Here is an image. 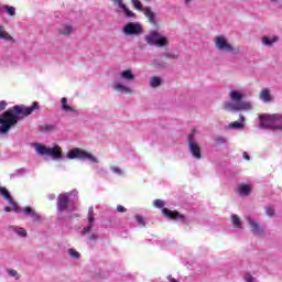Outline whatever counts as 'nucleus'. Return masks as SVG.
<instances>
[{"mask_svg": "<svg viewBox=\"0 0 282 282\" xmlns=\"http://www.w3.org/2000/svg\"><path fill=\"white\" fill-rule=\"evenodd\" d=\"M36 109H39V102H33L30 107L15 105L12 108H9L0 116V122H2L0 126V135L8 134L10 129H13V127L19 124V120H21V118L32 116Z\"/></svg>", "mask_w": 282, "mask_h": 282, "instance_id": "1", "label": "nucleus"}, {"mask_svg": "<svg viewBox=\"0 0 282 282\" xmlns=\"http://www.w3.org/2000/svg\"><path fill=\"white\" fill-rule=\"evenodd\" d=\"M230 101H227L223 105L225 111H230L236 113L237 111H250L252 110V104L250 101H242L243 94L239 90H231L229 93Z\"/></svg>", "mask_w": 282, "mask_h": 282, "instance_id": "2", "label": "nucleus"}, {"mask_svg": "<svg viewBox=\"0 0 282 282\" xmlns=\"http://www.w3.org/2000/svg\"><path fill=\"white\" fill-rule=\"evenodd\" d=\"M259 129H271L272 131H282V115H268L259 116Z\"/></svg>", "mask_w": 282, "mask_h": 282, "instance_id": "3", "label": "nucleus"}, {"mask_svg": "<svg viewBox=\"0 0 282 282\" xmlns=\"http://www.w3.org/2000/svg\"><path fill=\"white\" fill-rule=\"evenodd\" d=\"M215 47L218 52H223L224 54H231L232 56L241 55V48L228 43V39L224 35H217L215 37Z\"/></svg>", "mask_w": 282, "mask_h": 282, "instance_id": "4", "label": "nucleus"}, {"mask_svg": "<svg viewBox=\"0 0 282 282\" xmlns=\"http://www.w3.org/2000/svg\"><path fill=\"white\" fill-rule=\"evenodd\" d=\"M187 149L189 155L194 160H202V147H199V143L197 142V130L193 129L188 134H187Z\"/></svg>", "mask_w": 282, "mask_h": 282, "instance_id": "5", "label": "nucleus"}, {"mask_svg": "<svg viewBox=\"0 0 282 282\" xmlns=\"http://www.w3.org/2000/svg\"><path fill=\"white\" fill-rule=\"evenodd\" d=\"M33 148L35 153L42 158H44V155L52 158V160H61V158H63V152H61V148L58 145L47 148L41 143H33Z\"/></svg>", "mask_w": 282, "mask_h": 282, "instance_id": "6", "label": "nucleus"}, {"mask_svg": "<svg viewBox=\"0 0 282 282\" xmlns=\"http://www.w3.org/2000/svg\"><path fill=\"white\" fill-rule=\"evenodd\" d=\"M75 199H78V191L76 189L59 194L57 197L58 213H65V210H67V206H69V202H75Z\"/></svg>", "mask_w": 282, "mask_h": 282, "instance_id": "7", "label": "nucleus"}, {"mask_svg": "<svg viewBox=\"0 0 282 282\" xmlns=\"http://www.w3.org/2000/svg\"><path fill=\"white\" fill-rule=\"evenodd\" d=\"M68 160H87L88 162H91L93 164H98V158L94 156V154L80 149L75 148L70 150L67 154Z\"/></svg>", "mask_w": 282, "mask_h": 282, "instance_id": "8", "label": "nucleus"}, {"mask_svg": "<svg viewBox=\"0 0 282 282\" xmlns=\"http://www.w3.org/2000/svg\"><path fill=\"white\" fill-rule=\"evenodd\" d=\"M144 41L148 45H156V47H164L165 45H169V40L158 31H151L145 35Z\"/></svg>", "mask_w": 282, "mask_h": 282, "instance_id": "9", "label": "nucleus"}, {"mask_svg": "<svg viewBox=\"0 0 282 282\" xmlns=\"http://www.w3.org/2000/svg\"><path fill=\"white\" fill-rule=\"evenodd\" d=\"M245 219L253 237H265V228L262 227L259 220L252 218L251 216H246Z\"/></svg>", "mask_w": 282, "mask_h": 282, "instance_id": "10", "label": "nucleus"}, {"mask_svg": "<svg viewBox=\"0 0 282 282\" xmlns=\"http://www.w3.org/2000/svg\"><path fill=\"white\" fill-rule=\"evenodd\" d=\"M122 32L126 36H140V34H144V29L140 23L129 22L123 26Z\"/></svg>", "mask_w": 282, "mask_h": 282, "instance_id": "11", "label": "nucleus"}, {"mask_svg": "<svg viewBox=\"0 0 282 282\" xmlns=\"http://www.w3.org/2000/svg\"><path fill=\"white\" fill-rule=\"evenodd\" d=\"M76 32V26L72 23H63L56 29L57 36L62 39H69Z\"/></svg>", "mask_w": 282, "mask_h": 282, "instance_id": "12", "label": "nucleus"}, {"mask_svg": "<svg viewBox=\"0 0 282 282\" xmlns=\"http://www.w3.org/2000/svg\"><path fill=\"white\" fill-rule=\"evenodd\" d=\"M0 195H1L2 199L8 202L9 206L12 207L13 213H20L21 212V207H19V204H17V202H14V198H12V195L10 194V191H8L7 187H0Z\"/></svg>", "mask_w": 282, "mask_h": 282, "instance_id": "13", "label": "nucleus"}, {"mask_svg": "<svg viewBox=\"0 0 282 282\" xmlns=\"http://www.w3.org/2000/svg\"><path fill=\"white\" fill-rule=\"evenodd\" d=\"M18 214L23 213L25 217H31L33 224H41L42 219L36 209L32 208L31 206H26L24 208H20V212H15Z\"/></svg>", "mask_w": 282, "mask_h": 282, "instance_id": "14", "label": "nucleus"}, {"mask_svg": "<svg viewBox=\"0 0 282 282\" xmlns=\"http://www.w3.org/2000/svg\"><path fill=\"white\" fill-rule=\"evenodd\" d=\"M111 88L113 91H117L118 94H126L128 96H131L133 94V88L129 87L128 85H124L120 80H113L111 84Z\"/></svg>", "mask_w": 282, "mask_h": 282, "instance_id": "15", "label": "nucleus"}, {"mask_svg": "<svg viewBox=\"0 0 282 282\" xmlns=\"http://www.w3.org/2000/svg\"><path fill=\"white\" fill-rule=\"evenodd\" d=\"M162 215L167 219H177L178 221H186V216L184 214H180L177 210H171L169 208L162 209Z\"/></svg>", "mask_w": 282, "mask_h": 282, "instance_id": "16", "label": "nucleus"}, {"mask_svg": "<svg viewBox=\"0 0 282 282\" xmlns=\"http://www.w3.org/2000/svg\"><path fill=\"white\" fill-rule=\"evenodd\" d=\"M94 221H96V218L94 217V207H89V209H88V226L85 227L80 231L82 237H85V235H87V234L91 232V230H94Z\"/></svg>", "mask_w": 282, "mask_h": 282, "instance_id": "17", "label": "nucleus"}, {"mask_svg": "<svg viewBox=\"0 0 282 282\" xmlns=\"http://www.w3.org/2000/svg\"><path fill=\"white\" fill-rule=\"evenodd\" d=\"M119 78L124 80V83H133V80H135V74H133L131 69H124L119 73Z\"/></svg>", "mask_w": 282, "mask_h": 282, "instance_id": "18", "label": "nucleus"}, {"mask_svg": "<svg viewBox=\"0 0 282 282\" xmlns=\"http://www.w3.org/2000/svg\"><path fill=\"white\" fill-rule=\"evenodd\" d=\"M143 14L148 18L149 23L151 25H158V19L155 18V13L150 9V7L143 8Z\"/></svg>", "mask_w": 282, "mask_h": 282, "instance_id": "19", "label": "nucleus"}, {"mask_svg": "<svg viewBox=\"0 0 282 282\" xmlns=\"http://www.w3.org/2000/svg\"><path fill=\"white\" fill-rule=\"evenodd\" d=\"M151 67H154V69H166L169 67V63L155 57L150 62Z\"/></svg>", "mask_w": 282, "mask_h": 282, "instance_id": "20", "label": "nucleus"}, {"mask_svg": "<svg viewBox=\"0 0 282 282\" xmlns=\"http://www.w3.org/2000/svg\"><path fill=\"white\" fill-rule=\"evenodd\" d=\"M0 41H8L9 43H14V37L6 31V28L0 24Z\"/></svg>", "mask_w": 282, "mask_h": 282, "instance_id": "21", "label": "nucleus"}, {"mask_svg": "<svg viewBox=\"0 0 282 282\" xmlns=\"http://www.w3.org/2000/svg\"><path fill=\"white\" fill-rule=\"evenodd\" d=\"M8 230H10V232H15V235H18V237H28V230H25V228H23V227L9 226Z\"/></svg>", "mask_w": 282, "mask_h": 282, "instance_id": "22", "label": "nucleus"}, {"mask_svg": "<svg viewBox=\"0 0 282 282\" xmlns=\"http://www.w3.org/2000/svg\"><path fill=\"white\" fill-rule=\"evenodd\" d=\"M279 42V37L276 35L273 36H263L262 37V44L265 45V47H272L274 43Z\"/></svg>", "mask_w": 282, "mask_h": 282, "instance_id": "23", "label": "nucleus"}, {"mask_svg": "<svg viewBox=\"0 0 282 282\" xmlns=\"http://www.w3.org/2000/svg\"><path fill=\"white\" fill-rule=\"evenodd\" d=\"M238 193L242 197H248V195H250V193H252V188L248 184H242L239 186Z\"/></svg>", "mask_w": 282, "mask_h": 282, "instance_id": "24", "label": "nucleus"}, {"mask_svg": "<svg viewBox=\"0 0 282 282\" xmlns=\"http://www.w3.org/2000/svg\"><path fill=\"white\" fill-rule=\"evenodd\" d=\"M260 100L262 102H272V95H270L269 89H262L259 95Z\"/></svg>", "mask_w": 282, "mask_h": 282, "instance_id": "25", "label": "nucleus"}, {"mask_svg": "<svg viewBox=\"0 0 282 282\" xmlns=\"http://www.w3.org/2000/svg\"><path fill=\"white\" fill-rule=\"evenodd\" d=\"M230 219L234 228H243V223H241V218L237 214H232Z\"/></svg>", "mask_w": 282, "mask_h": 282, "instance_id": "26", "label": "nucleus"}, {"mask_svg": "<svg viewBox=\"0 0 282 282\" xmlns=\"http://www.w3.org/2000/svg\"><path fill=\"white\" fill-rule=\"evenodd\" d=\"M61 102H62V110L63 111H66L67 113H76V109L69 107V105H67V98L66 97H63L61 99Z\"/></svg>", "mask_w": 282, "mask_h": 282, "instance_id": "27", "label": "nucleus"}, {"mask_svg": "<svg viewBox=\"0 0 282 282\" xmlns=\"http://www.w3.org/2000/svg\"><path fill=\"white\" fill-rule=\"evenodd\" d=\"M40 131H42V133H54V131H56V124L45 123L40 127Z\"/></svg>", "mask_w": 282, "mask_h": 282, "instance_id": "28", "label": "nucleus"}, {"mask_svg": "<svg viewBox=\"0 0 282 282\" xmlns=\"http://www.w3.org/2000/svg\"><path fill=\"white\" fill-rule=\"evenodd\" d=\"M162 86V77L153 76L150 79V87L156 89V87Z\"/></svg>", "mask_w": 282, "mask_h": 282, "instance_id": "29", "label": "nucleus"}, {"mask_svg": "<svg viewBox=\"0 0 282 282\" xmlns=\"http://www.w3.org/2000/svg\"><path fill=\"white\" fill-rule=\"evenodd\" d=\"M246 120V117H243L242 115H240V121H234L231 123H229V129H243V122Z\"/></svg>", "mask_w": 282, "mask_h": 282, "instance_id": "30", "label": "nucleus"}, {"mask_svg": "<svg viewBox=\"0 0 282 282\" xmlns=\"http://www.w3.org/2000/svg\"><path fill=\"white\" fill-rule=\"evenodd\" d=\"M3 10L7 12L8 17H17V8L4 4Z\"/></svg>", "mask_w": 282, "mask_h": 282, "instance_id": "31", "label": "nucleus"}, {"mask_svg": "<svg viewBox=\"0 0 282 282\" xmlns=\"http://www.w3.org/2000/svg\"><path fill=\"white\" fill-rule=\"evenodd\" d=\"M120 10H123L126 17L128 19H135V14L133 13V11L129 10V8H127V4L123 3V7H119Z\"/></svg>", "mask_w": 282, "mask_h": 282, "instance_id": "32", "label": "nucleus"}, {"mask_svg": "<svg viewBox=\"0 0 282 282\" xmlns=\"http://www.w3.org/2000/svg\"><path fill=\"white\" fill-rule=\"evenodd\" d=\"M131 1H132V6H133V8H135V10L144 12V7L142 6V2H140V0H131Z\"/></svg>", "mask_w": 282, "mask_h": 282, "instance_id": "33", "label": "nucleus"}, {"mask_svg": "<svg viewBox=\"0 0 282 282\" xmlns=\"http://www.w3.org/2000/svg\"><path fill=\"white\" fill-rule=\"evenodd\" d=\"M7 272H8L9 276H13V279H15L17 281H19V279H21V276L19 275V272H17V270L8 269Z\"/></svg>", "mask_w": 282, "mask_h": 282, "instance_id": "34", "label": "nucleus"}, {"mask_svg": "<svg viewBox=\"0 0 282 282\" xmlns=\"http://www.w3.org/2000/svg\"><path fill=\"white\" fill-rule=\"evenodd\" d=\"M161 56H164L165 58H171V61H177L178 56L175 55V53H162Z\"/></svg>", "mask_w": 282, "mask_h": 282, "instance_id": "35", "label": "nucleus"}, {"mask_svg": "<svg viewBox=\"0 0 282 282\" xmlns=\"http://www.w3.org/2000/svg\"><path fill=\"white\" fill-rule=\"evenodd\" d=\"M214 140L216 144H226V142H228V139H226V137H223V135H217L215 137Z\"/></svg>", "mask_w": 282, "mask_h": 282, "instance_id": "36", "label": "nucleus"}, {"mask_svg": "<svg viewBox=\"0 0 282 282\" xmlns=\"http://www.w3.org/2000/svg\"><path fill=\"white\" fill-rule=\"evenodd\" d=\"M86 235H88V241H94V243H96L97 240L99 239L97 232H91V231H90V232H88V234H86Z\"/></svg>", "mask_w": 282, "mask_h": 282, "instance_id": "37", "label": "nucleus"}, {"mask_svg": "<svg viewBox=\"0 0 282 282\" xmlns=\"http://www.w3.org/2000/svg\"><path fill=\"white\" fill-rule=\"evenodd\" d=\"M68 254L73 259H80V253L76 251L75 249H68Z\"/></svg>", "mask_w": 282, "mask_h": 282, "instance_id": "38", "label": "nucleus"}, {"mask_svg": "<svg viewBox=\"0 0 282 282\" xmlns=\"http://www.w3.org/2000/svg\"><path fill=\"white\" fill-rule=\"evenodd\" d=\"M154 208H164L165 203L162 199H155L153 203Z\"/></svg>", "mask_w": 282, "mask_h": 282, "instance_id": "39", "label": "nucleus"}, {"mask_svg": "<svg viewBox=\"0 0 282 282\" xmlns=\"http://www.w3.org/2000/svg\"><path fill=\"white\" fill-rule=\"evenodd\" d=\"M110 171H112V173H115L116 175H123L124 172H122V170L120 167H116V166H111Z\"/></svg>", "mask_w": 282, "mask_h": 282, "instance_id": "40", "label": "nucleus"}, {"mask_svg": "<svg viewBox=\"0 0 282 282\" xmlns=\"http://www.w3.org/2000/svg\"><path fill=\"white\" fill-rule=\"evenodd\" d=\"M245 281L246 282H257V278L252 276V274H250V273H246Z\"/></svg>", "mask_w": 282, "mask_h": 282, "instance_id": "41", "label": "nucleus"}, {"mask_svg": "<svg viewBox=\"0 0 282 282\" xmlns=\"http://www.w3.org/2000/svg\"><path fill=\"white\" fill-rule=\"evenodd\" d=\"M135 220L138 221V224H141V226H147V223L144 221V217L137 215Z\"/></svg>", "mask_w": 282, "mask_h": 282, "instance_id": "42", "label": "nucleus"}, {"mask_svg": "<svg viewBox=\"0 0 282 282\" xmlns=\"http://www.w3.org/2000/svg\"><path fill=\"white\" fill-rule=\"evenodd\" d=\"M265 214L268 215V217H274V209H273V207H267L265 208Z\"/></svg>", "mask_w": 282, "mask_h": 282, "instance_id": "43", "label": "nucleus"}, {"mask_svg": "<svg viewBox=\"0 0 282 282\" xmlns=\"http://www.w3.org/2000/svg\"><path fill=\"white\" fill-rule=\"evenodd\" d=\"M112 3L118 6V8H124V2L122 0H112Z\"/></svg>", "mask_w": 282, "mask_h": 282, "instance_id": "44", "label": "nucleus"}, {"mask_svg": "<svg viewBox=\"0 0 282 282\" xmlns=\"http://www.w3.org/2000/svg\"><path fill=\"white\" fill-rule=\"evenodd\" d=\"M8 107V102L6 100L0 101V111H3Z\"/></svg>", "mask_w": 282, "mask_h": 282, "instance_id": "45", "label": "nucleus"}, {"mask_svg": "<svg viewBox=\"0 0 282 282\" xmlns=\"http://www.w3.org/2000/svg\"><path fill=\"white\" fill-rule=\"evenodd\" d=\"M117 210H118V213H127V208H124V206H122V205H118Z\"/></svg>", "mask_w": 282, "mask_h": 282, "instance_id": "46", "label": "nucleus"}, {"mask_svg": "<svg viewBox=\"0 0 282 282\" xmlns=\"http://www.w3.org/2000/svg\"><path fill=\"white\" fill-rule=\"evenodd\" d=\"M242 158L243 160H250L248 152H243Z\"/></svg>", "mask_w": 282, "mask_h": 282, "instance_id": "47", "label": "nucleus"}, {"mask_svg": "<svg viewBox=\"0 0 282 282\" xmlns=\"http://www.w3.org/2000/svg\"><path fill=\"white\" fill-rule=\"evenodd\" d=\"M167 280H169L170 282H178L175 278H173V276H171V275L167 276Z\"/></svg>", "mask_w": 282, "mask_h": 282, "instance_id": "48", "label": "nucleus"}, {"mask_svg": "<svg viewBox=\"0 0 282 282\" xmlns=\"http://www.w3.org/2000/svg\"><path fill=\"white\" fill-rule=\"evenodd\" d=\"M48 199H51V200H52V199H56V195L50 194V195H48Z\"/></svg>", "mask_w": 282, "mask_h": 282, "instance_id": "49", "label": "nucleus"}, {"mask_svg": "<svg viewBox=\"0 0 282 282\" xmlns=\"http://www.w3.org/2000/svg\"><path fill=\"white\" fill-rule=\"evenodd\" d=\"M11 210H12V208H10L8 206L4 207V213H11Z\"/></svg>", "mask_w": 282, "mask_h": 282, "instance_id": "50", "label": "nucleus"}, {"mask_svg": "<svg viewBox=\"0 0 282 282\" xmlns=\"http://www.w3.org/2000/svg\"><path fill=\"white\" fill-rule=\"evenodd\" d=\"M191 1H193V0H185V4L188 6V3H191Z\"/></svg>", "mask_w": 282, "mask_h": 282, "instance_id": "51", "label": "nucleus"}, {"mask_svg": "<svg viewBox=\"0 0 282 282\" xmlns=\"http://www.w3.org/2000/svg\"><path fill=\"white\" fill-rule=\"evenodd\" d=\"M271 3H279V0H270Z\"/></svg>", "mask_w": 282, "mask_h": 282, "instance_id": "52", "label": "nucleus"}, {"mask_svg": "<svg viewBox=\"0 0 282 282\" xmlns=\"http://www.w3.org/2000/svg\"><path fill=\"white\" fill-rule=\"evenodd\" d=\"M148 3L151 2V0H145Z\"/></svg>", "mask_w": 282, "mask_h": 282, "instance_id": "53", "label": "nucleus"}]
</instances>
